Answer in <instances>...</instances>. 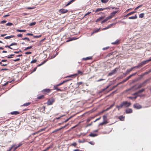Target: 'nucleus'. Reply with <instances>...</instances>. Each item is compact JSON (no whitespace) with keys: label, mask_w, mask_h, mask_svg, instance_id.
Here are the masks:
<instances>
[{"label":"nucleus","mask_w":151,"mask_h":151,"mask_svg":"<svg viewBox=\"0 0 151 151\" xmlns=\"http://www.w3.org/2000/svg\"><path fill=\"white\" fill-rule=\"evenodd\" d=\"M71 80L70 79H68V80H65V81H63L62 83L63 84L64 83H66L70 80Z\"/></svg>","instance_id":"nucleus-60"},{"label":"nucleus","mask_w":151,"mask_h":151,"mask_svg":"<svg viewBox=\"0 0 151 151\" xmlns=\"http://www.w3.org/2000/svg\"><path fill=\"white\" fill-rule=\"evenodd\" d=\"M79 74H80L81 75H82L83 74V72L82 71H81L79 70H78V73H76L75 74H74V75H70L69 76V77H71V76H77Z\"/></svg>","instance_id":"nucleus-9"},{"label":"nucleus","mask_w":151,"mask_h":151,"mask_svg":"<svg viewBox=\"0 0 151 151\" xmlns=\"http://www.w3.org/2000/svg\"><path fill=\"white\" fill-rule=\"evenodd\" d=\"M137 18V16L136 14L134 16H132L129 17L128 18L129 19H135Z\"/></svg>","instance_id":"nucleus-24"},{"label":"nucleus","mask_w":151,"mask_h":151,"mask_svg":"<svg viewBox=\"0 0 151 151\" xmlns=\"http://www.w3.org/2000/svg\"><path fill=\"white\" fill-rule=\"evenodd\" d=\"M105 17V16H101L99 17L98 19L96 21V22H97L99 21H100V20L103 19Z\"/></svg>","instance_id":"nucleus-17"},{"label":"nucleus","mask_w":151,"mask_h":151,"mask_svg":"<svg viewBox=\"0 0 151 151\" xmlns=\"http://www.w3.org/2000/svg\"><path fill=\"white\" fill-rule=\"evenodd\" d=\"M100 28H99L98 29H95L93 31V32L91 33V35H92L95 33H96V32H98L100 30Z\"/></svg>","instance_id":"nucleus-25"},{"label":"nucleus","mask_w":151,"mask_h":151,"mask_svg":"<svg viewBox=\"0 0 151 151\" xmlns=\"http://www.w3.org/2000/svg\"><path fill=\"white\" fill-rule=\"evenodd\" d=\"M125 112L127 114H130L132 112V109L128 108L126 110Z\"/></svg>","instance_id":"nucleus-8"},{"label":"nucleus","mask_w":151,"mask_h":151,"mask_svg":"<svg viewBox=\"0 0 151 151\" xmlns=\"http://www.w3.org/2000/svg\"><path fill=\"white\" fill-rule=\"evenodd\" d=\"M53 145V144H52L51 145H50L48 147H47L46 149L43 150H42V151H47L50 148H52Z\"/></svg>","instance_id":"nucleus-15"},{"label":"nucleus","mask_w":151,"mask_h":151,"mask_svg":"<svg viewBox=\"0 0 151 151\" xmlns=\"http://www.w3.org/2000/svg\"><path fill=\"white\" fill-rule=\"evenodd\" d=\"M151 78H149L145 80L144 82H143L142 83L143 84L144 86H145V84L147 83V82L149 81L150 80Z\"/></svg>","instance_id":"nucleus-23"},{"label":"nucleus","mask_w":151,"mask_h":151,"mask_svg":"<svg viewBox=\"0 0 151 151\" xmlns=\"http://www.w3.org/2000/svg\"><path fill=\"white\" fill-rule=\"evenodd\" d=\"M72 117V116H70L69 118L65 120V121L63 122L65 123L68 121Z\"/></svg>","instance_id":"nucleus-54"},{"label":"nucleus","mask_w":151,"mask_h":151,"mask_svg":"<svg viewBox=\"0 0 151 151\" xmlns=\"http://www.w3.org/2000/svg\"><path fill=\"white\" fill-rule=\"evenodd\" d=\"M44 95H42L40 96H37V99H38L40 100L44 99Z\"/></svg>","instance_id":"nucleus-22"},{"label":"nucleus","mask_w":151,"mask_h":151,"mask_svg":"<svg viewBox=\"0 0 151 151\" xmlns=\"http://www.w3.org/2000/svg\"><path fill=\"white\" fill-rule=\"evenodd\" d=\"M137 96H134V97L130 96V97H129V99H132V100L135 99H137Z\"/></svg>","instance_id":"nucleus-37"},{"label":"nucleus","mask_w":151,"mask_h":151,"mask_svg":"<svg viewBox=\"0 0 151 151\" xmlns=\"http://www.w3.org/2000/svg\"><path fill=\"white\" fill-rule=\"evenodd\" d=\"M42 36V35H35V36H33V38H39L40 37H41Z\"/></svg>","instance_id":"nucleus-45"},{"label":"nucleus","mask_w":151,"mask_h":151,"mask_svg":"<svg viewBox=\"0 0 151 151\" xmlns=\"http://www.w3.org/2000/svg\"><path fill=\"white\" fill-rule=\"evenodd\" d=\"M58 86H57V85L54 86L53 88L57 90V91H62L63 90H61L60 89L58 88Z\"/></svg>","instance_id":"nucleus-12"},{"label":"nucleus","mask_w":151,"mask_h":151,"mask_svg":"<svg viewBox=\"0 0 151 151\" xmlns=\"http://www.w3.org/2000/svg\"><path fill=\"white\" fill-rule=\"evenodd\" d=\"M77 145V144L76 142H74L72 144H71L70 145L71 146H74L75 147H76V146Z\"/></svg>","instance_id":"nucleus-46"},{"label":"nucleus","mask_w":151,"mask_h":151,"mask_svg":"<svg viewBox=\"0 0 151 151\" xmlns=\"http://www.w3.org/2000/svg\"><path fill=\"white\" fill-rule=\"evenodd\" d=\"M14 81V80H13L11 81H8L7 82H6V83H5L2 86H5L7 85L9 83H11L12 81Z\"/></svg>","instance_id":"nucleus-38"},{"label":"nucleus","mask_w":151,"mask_h":151,"mask_svg":"<svg viewBox=\"0 0 151 151\" xmlns=\"http://www.w3.org/2000/svg\"><path fill=\"white\" fill-rule=\"evenodd\" d=\"M11 44H10L9 45H6L5 46V47H6V48L8 47V48H10V49L14 50H16L17 49H13L12 47H11Z\"/></svg>","instance_id":"nucleus-39"},{"label":"nucleus","mask_w":151,"mask_h":151,"mask_svg":"<svg viewBox=\"0 0 151 151\" xmlns=\"http://www.w3.org/2000/svg\"><path fill=\"white\" fill-rule=\"evenodd\" d=\"M103 119L104 121H106V122H108L107 120V116L106 115H104L103 116Z\"/></svg>","instance_id":"nucleus-36"},{"label":"nucleus","mask_w":151,"mask_h":151,"mask_svg":"<svg viewBox=\"0 0 151 151\" xmlns=\"http://www.w3.org/2000/svg\"><path fill=\"white\" fill-rule=\"evenodd\" d=\"M136 68V66L133 67L132 68H131L130 69H128L129 72H131L132 71V70L134 68Z\"/></svg>","instance_id":"nucleus-56"},{"label":"nucleus","mask_w":151,"mask_h":151,"mask_svg":"<svg viewBox=\"0 0 151 151\" xmlns=\"http://www.w3.org/2000/svg\"><path fill=\"white\" fill-rule=\"evenodd\" d=\"M124 77V76H123V75H121L119 77H118L116 78V80H119V79H122L123 77Z\"/></svg>","instance_id":"nucleus-41"},{"label":"nucleus","mask_w":151,"mask_h":151,"mask_svg":"<svg viewBox=\"0 0 151 151\" xmlns=\"http://www.w3.org/2000/svg\"><path fill=\"white\" fill-rule=\"evenodd\" d=\"M151 72V69L149 70L148 71L146 72H145L144 74H142L140 76L141 77H142L145 75V74H147L149 73H150Z\"/></svg>","instance_id":"nucleus-21"},{"label":"nucleus","mask_w":151,"mask_h":151,"mask_svg":"<svg viewBox=\"0 0 151 151\" xmlns=\"http://www.w3.org/2000/svg\"><path fill=\"white\" fill-rule=\"evenodd\" d=\"M116 23H112L111 24L109 25L107 27V29H109L110 28H111V27H112V26H113V25H115L116 24Z\"/></svg>","instance_id":"nucleus-28"},{"label":"nucleus","mask_w":151,"mask_h":151,"mask_svg":"<svg viewBox=\"0 0 151 151\" xmlns=\"http://www.w3.org/2000/svg\"><path fill=\"white\" fill-rule=\"evenodd\" d=\"M60 130V129L59 128H58V129H57L55 130H54V131H52V133H55V132H56L59 131Z\"/></svg>","instance_id":"nucleus-55"},{"label":"nucleus","mask_w":151,"mask_h":151,"mask_svg":"<svg viewBox=\"0 0 151 151\" xmlns=\"http://www.w3.org/2000/svg\"><path fill=\"white\" fill-rule=\"evenodd\" d=\"M104 10V8H97L95 11H94L96 13L98 12L102 11Z\"/></svg>","instance_id":"nucleus-14"},{"label":"nucleus","mask_w":151,"mask_h":151,"mask_svg":"<svg viewBox=\"0 0 151 151\" xmlns=\"http://www.w3.org/2000/svg\"><path fill=\"white\" fill-rule=\"evenodd\" d=\"M98 135V134H93L92 132H91L89 134V136L92 137H94L97 136Z\"/></svg>","instance_id":"nucleus-19"},{"label":"nucleus","mask_w":151,"mask_h":151,"mask_svg":"<svg viewBox=\"0 0 151 151\" xmlns=\"http://www.w3.org/2000/svg\"><path fill=\"white\" fill-rule=\"evenodd\" d=\"M138 87V83L136 84L133 86H132V88L133 90H135L137 89H139V88H137Z\"/></svg>","instance_id":"nucleus-10"},{"label":"nucleus","mask_w":151,"mask_h":151,"mask_svg":"<svg viewBox=\"0 0 151 151\" xmlns=\"http://www.w3.org/2000/svg\"><path fill=\"white\" fill-rule=\"evenodd\" d=\"M143 86H144L143 85V84H142V83H141L139 84L138 83V87H137V88H140L142 87Z\"/></svg>","instance_id":"nucleus-50"},{"label":"nucleus","mask_w":151,"mask_h":151,"mask_svg":"<svg viewBox=\"0 0 151 151\" xmlns=\"http://www.w3.org/2000/svg\"><path fill=\"white\" fill-rule=\"evenodd\" d=\"M36 22H32L31 23H30L29 24V25L30 26H32L35 25L36 24Z\"/></svg>","instance_id":"nucleus-51"},{"label":"nucleus","mask_w":151,"mask_h":151,"mask_svg":"<svg viewBox=\"0 0 151 151\" xmlns=\"http://www.w3.org/2000/svg\"><path fill=\"white\" fill-rule=\"evenodd\" d=\"M130 72L129 71V70L128 69L126 70V72L124 73H123V76L125 77L126 76V75Z\"/></svg>","instance_id":"nucleus-30"},{"label":"nucleus","mask_w":151,"mask_h":151,"mask_svg":"<svg viewBox=\"0 0 151 151\" xmlns=\"http://www.w3.org/2000/svg\"><path fill=\"white\" fill-rule=\"evenodd\" d=\"M22 40H26L28 41H30L28 37H25L24 38H22Z\"/></svg>","instance_id":"nucleus-53"},{"label":"nucleus","mask_w":151,"mask_h":151,"mask_svg":"<svg viewBox=\"0 0 151 151\" xmlns=\"http://www.w3.org/2000/svg\"><path fill=\"white\" fill-rule=\"evenodd\" d=\"M129 78H129V76H128L123 81H122L123 82V83H124V82L127 81Z\"/></svg>","instance_id":"nucleus-44"},{"label":"nucleus","mask_w":151,"mask_h":151,"mask_svg":"<svg viewBox=\"0 0 151 151\" xmlns=\"http://www.w3.org/2000/svg\"><path fill=\"white\" fill-rule=\"evenodd\" d=\"M37 61V60L35 59L34 60H32L31 62V63H35Z\"/></svg>","instance_id":"nucleus-57"},{"label":"nucleus","mask_w":151,"mask_h":151,"mask_svg":"<svg viewBox=\"0 0 151 151\" xmlns=\"http://www.w3.org/2000/svg\"><path fill=\"white\" fill-rule=\"evenodd\" d=\"M137 73L136 72V73H133L131 75H130L129 76V78H131L132 76H134V75H135L136 74H137Z\"/></svg>","instance_id":"nucleus-49"},{"label":"nucleus","mask_w":151,"mask_h":151,"mask_svg":"<svg viewBox=\"0 0 151 151\" xmlns=\"http://www.w3.org/2000/svg\"><path fill=\"white\" fill-rule=\"evenodd\" d=\"M93 122H91V123L90 124H87L86 126V127H88L89 126H91Z\"/></svg>","instance_id":"nucleus-61"},{"label":"nucleus","mask_w":151,"mask_h":151,"mask_svg":"<svg viewBox=\"0 0 151 151\" xmlns=\"http://www.w3.org/2000/svg\"><path fill=\"white\" fill-rule=\"evenodd\" d=\"M48 59L44 60L41 63L42 65L45 63L47 61Z\"/></svg>","instance_id":"nucleus-52"},{"label":"nucleus","mask_w":151,"mask_h":151,"mask_svg":"<svg viewBox=\"0 0 151 151\" xmlns=\"http://www.w3.org/2000/svg\"><path fill=\"white\" fill-rule=\"evenodd\" d=\"M145 90V88H142L141 89L139 90L137 92V93H141L142 92H143Z\"/></svg>","instance_id":"nucleus-42"},{"label":"nucleus","mask_w":151,"mask_h":151,"mask_svg":"<svg viewBox=\"0 0 151 151\" xmlns=\"http://www.w3.org/2000/svg\"><path fill=\"white\" fill-rule=\"evenodd\" d=\"M33 47V46H29V47H28L26 48H25L24 50V51H26V50H28L29 49H30L31 48H32V47Z\"/></svg>","instance_id":"nucleus-31"},{"label":"nucleus","mask_w":151,"mask_h":151,"mask_svg":"<svg viewBox=\"0 0 151 151\" xmlns=\"http://www.w3.org/2000/svg\"><path fill=\"white\" fill-rule=\"evenodd\" d=\"M133 107L136 109H139L142 108V106L138 103H136L133 105Z\"/></svg>","instance_id":"nucleus-3"},{"label":"nucleus","mask_w":151,"mask_h":151,"mask_svg":"<svg viewBox=\"0 0 151 151\" xmlns=\"http://www.w3.org/2000/svg\"><path fill=\"white\" fill-rule=\"evenodd\" d=\"M136 12V11L128 13L126 16H125V17L128 16Z\"/></svg>","instance_id":"nucleus-26"},{"label":"nucleus","mask_w":151,"mask_h":151,"mask_svg":"<svg viewBox=\"0 0 151 151\" xmlns=\"http://www.w3.org/2000/svg\"><path fill=\"white\" fill-rule=\"evenodd\" d=\"M13 25V24L11 22H8L7 23L6 25L7 26H11Z\"/></svg>","instance_id":"nucleus-47"},{"label":"nucleus","mask_w":151,"mask_h":151,"mask_svg":"<svg viewBox=\"0 0 151 151\" xmlns=\"http://www.w3.org/2000/svg\"><path fill=\"white\" fill-rule=\"evenodd\" d=\"M17 31L19 32H25L26 31V30L25 29H17Z\"/></svg>","instance_id":"nucleus-35"},{"label":"nucleus","mask_w":151,"mask_h":151,"mask_svg":"<svg viewBox=\"0 0 151 151\" xmlns=\"http://www.w3.org/2000/svg\"><path fill=\"white\" fill-rule=\"evenodd\" d=\"M111 18L110 17H109V16H108L105 19V20H106V21H107L108 20L111 19Z\"/></svg>","instance_id":"nucleus-64"},{"label":"nucleus","mask_w":151,"mask_h":151,"mask_svg":"<svg viewBox=\"0 0 151 151\" xmlns=\"http://www.w3.org/2000/svg\"><path fill=\"white\" fill-rule=\"evenodd\" d=\"M108 122H106V121H103V122L100 123L99 124V126L103 125L104 124H106Z\"/></svg>","instance_id":"nucleus-32"},{"label":"nucleus","mask_w":151,"mask_h":151,"mask_svg":"<svg viewBox=\"0 0 151 151\" xmlns=\"http://www.w3.org/2000/svg\"><path fill=\"white\" fill-rule=\"evenodd\" d=\"M55 100L53 99H49L47 103V104L48 105H51L54 102Z\"/></svg>","instance_id":"nucleus-5"},{"label":"nucleus","mask_w":151,"mask_h":151,"mask_svg":"<svg viewBox=\"0 0 151 151\" xmlns=\"http://www.w3.org/2000/svg\"><path fill=\"white\" fill-rule=\"evenodd\" d=\"M51 91V89H48V88H46L44 89L43 90L41 91V92L43 93H45L46 94L47 93H50Z\"/></svg>","instance_id":"nucleus-4"},{"label":"nucleus","mask_w":151,"mask_h":151,"mask_svg":"<svg viewBox=\"0 0 151 151\" xmlns=\"http://www.w3.org/2000/svg\"><path fill=\"white\" fill-rule=\"evenodd\" d=\"M17 45V43L16 42H13L11 44V46H13V45Z\"/></svg>","instance_id":"nucleus-58"},{"label":"nucleus","mask_w":151,"mask_h":151,"mask_svg":"<svg viewBox=\"0 0 151 151\" xmlns=\"http://www.w3.org/2000/svg\"><path fill=\"white\" fill-rule=\"evenodd\" d=\"M118 69V68H115L114 70H112V71L111 72L109 73L108 74V76H111L112 75H113L114 74H115V73H116V72L117 71Z\"/></svg>","instance_id":"nucleus-2"},{"label":"nucleus","mask_w":151,"mask_h":151,"mask_svg":"<svg viewBox=\"0 0 151 151\" xmlns=\"http://www.w3.org/2000/svg\"><path fill=\"white\" fill-rule=\"evenodd\" d=\"M109 0H101V1L102 3H106Z\"/></svg>","instance_id":"nucleus-48"},{"label":"nucleus","mask_w":151,"mask_h":151,"mask_svg":"<svg viewBox=\"0 0 151 151\" xmlns=\"http://www.w3.org/2000/svg\"><path fill=\"white\" fill-rule=\"evenodd\" d=\"M19 114H20V112L17 111H12L10 113V114L12 115H17Z\"/></svg>","instance_id":"nucleus-13"},{"label":"nucleus","mask_w":151,"mask_h":151,"mask_svg":"<svg viewBox=\"0 0 151 151\" xmlns=\"http://www.w3.org/2000/svg\"><path fill=\"white\" fill-rule=\"evenodd\" d=\"M150 61H151V59H149L148 60H145V61H143L142 62V64H143V65H144L146 64L148 62H149Z\"/></svg>","instance_id":"nucleus-16"},{"label":"nucleus","mask_w":151,"mask_h":151,"mask_svg":"<svg viewBox=\"0 0 151 151\" xmlns=\"http://www.w3.org/2000/svg\"><path fill=\"white\" fill-rule=\"evenodd\" d=\"M119 43V40H116L115 42H112L111 43V44H113V45H117Z\"/></svg>","instance_id":"nucleus-34"},{"label":"nucleus","mask_w":151,"mask_h":151,"mask_svg":"<svg viewBox=\"0 0 151 151\" xmlns=\"http://www.w3.org/2000/svg\"><path fill=\"white\" fill-rule=\"evenodd\" d=\"M68 11L67 9H59L58 12L59 13L63 14L67 13Z\"/></svg>","instance_id":"nucleus-6"},{"label":"nucleus","mask_w":151,"mask_h":151,"mask_svg":"<svg viewBox=\"0 0 151 151\" xmlns=\"http://www.w3.org/2000/svg\"><path fill=\"white\" fill-rule=\"evenodd\" d=\"M14 37V36L12 35H11V36H9L6 37H4V39H10L11 38Z\"/></svg>","instance_id":"nucleus-27"},{"label":"nucleus","mask_w":151,"mask_h":151,"mask_svg":"<svg viewBox=\"0 0 151 151\" xmlns=\"http://www.w3.org/2000/svg\"><path fill=\"white\" fill-rule=\"evenodd\" d=\"M143 64H142V62H141L140 63H139L137 66H136L137 68H139L141 67L143 65Z\"/></svg>","instance_id":"nucleus-20"},{"label":"nucleus","mask_w":151,"mask_h":151,"mask_svg":"<svg viewBox=\"0 0 151 151\" xmlns=\"http://www.w3.org/2000/svg\"><path fill=\"white\" fill-rule=\"evenodd\" d=\"M93 118V117H90L88 118L87 120V122H88L90 121Z\"/></svg>","instance_id":"nucleus-59"},{"label":"nucleus","mask_w":151,"mask_h":151,"mask_svg":"<svg viewBox=\"0 0 151 151\" xmlns=\"http://www.w3.org/2000/svg\"><path fill=\"white\" fill-rule=\"evenodd\" d=\"M31 104L30 102H28L25 104H23L22 105H21V106H27L28 105H29V104Z\"/></svg>","instance_id":"nucleus-33"},{"label":"nucleus","mask_w":151,"mask_h":151,"mask_svg":"<svg viewBox=\"0 0 151 151\" xmlns=\"http://www.w3.org/2000/svg\"><path fill=\"white\" fill-rule=\"evenodd\" d=\"M118 11H114L113 12L111 13L110 14L109 17H110V18L111 19L113 17H114L115 15L118 12Z\"/></svg>","instance_id":"nucleus-7"},{"label":"nucleus","mask_w":151,"mask_h":151,"mask_svg":"<svg viewBox=\"0 0 151 151\" xmlns=\"http://www.w3.org/2000/svg\"><path fill=\"white\" fill-rule=\"evenodd\" d=\"M118 119L120 120L124 121L125 119V116L122 115L118 117Z\"/></svg>","instance_id":"nucleus-11"},{"label":"nucleus","mask_w":151,"mask_h":151,"mask_svg":"<svg viewBox=\"0 0 151 151\" xmlns=\"http://www.w3.org/2000/svg\"><path fill=\"white\" fill-rule=\"evenodd\" d=\"M78 38H76L75 37H73L71 38L70 39H69L66 42H68L71 41L75 40H76V39H78Z\"/></svg>","instance_id":"nucleus-29"},{"label":"nucleus","mask_w":151,"mask_h":151,"mask_svg":"<svg viewBox=\"0 0 151 151\" xmlns=\"http://www.w3.org/2000/svg\"><path fill=\"white\" fill-rule=\"evenodd\" d=\"M65 116V115H62V116H60V117H57V118H55V119H59L60 118L63 117V116Z\"/></svg>","instance_id":"nucleus-62"},{"label":"nucleus","mask_w":151,"mask_h":151,"mask_svg":"<svg viewBox=\"0 0 151 151\" xmlns=\"http://www.w3.org/2000/svg\"><path fill=\"white\" fill-rule=\"evenodd\" d=\"M92 59V57H88L85 58H82V60H91Z\"/></svg>","instance_id":"nucleus-18"},{"label":"nucleus","mask_w":151,"mask_h":151,"mask_svg":"<svg viewBox=\"0 0 151 151\" xmlns=\"http://www.w3.org/2000/svg\"><path fill=\"white\" fill-rule=\"evenodd\" d=\"M15 55V54H11V55H9L8 56H6V57H7V58H13V56H14Z\"/></svg>","instance_id":"nucleus-40"},{"label":"nucleus","mask_w":151,"mask_h":151,"mask_svg":"<svg viewBox=\"0 0 151 151\" xmlns=\"http://www.w3.org/2000/svg\"><path fill=\"white\" fill-rule=\"evenodd\" d=\"M131 104L130 102H128L127 101H124L122 102L119 105H116V107L118 109V110H119L120 109L124 107L127 108L130 106Z\"/></svg>","instance_id":"nucleus-1"},{"label":"nucleus","mask_w":151,"mask_h":151,"mask_svg":"<svg viewBox=\"0 0 151 151\" xmlns=\"http://www.w3.org/2000/svg\"><path fill=\"white\" fill-rule=\"evenodd\" d=\"M117 85H116L115 86H113L110 89V91H111V90H113L114 88H115L116 87H117Z\"/></svg>","instance_id":"nucleus-63"},{"label":"nucleus","mask_w":151,"mask_h":151,"mask_svg":"<svg viewBox=\"0 0 151 151\" xmlns=\"http://www.w3.org/2000/svg\"><path fill=\"white\" fill-rule=\"evenodd\" d=\"M145 14L144 13H142L139 14V17L140 18H142L144 17Z\"/></svg>","instance_id":"nucleus-43"}]
</instances>
